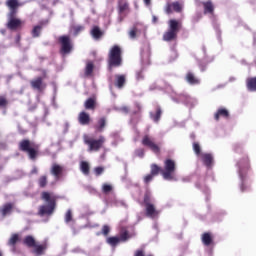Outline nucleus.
Returning a JSON list of instances; mask_svg holds the SVG:
<instances>
[{"instance_id": "28", "label": "nucleus", "mask_w": 256, "mask_h": 256, "mask_svg": "<svg viewBox=\"0 0 256 256\" xmlns=\"http://www.w3.org/2000/svg\"><path fill=\"white\" fill-rule=\"evenodd\" d=\"M248 91H256V77L247 79Z\"/></svg>"}, {"instance_id": "42", "label": "nucleus", "mask_w": 256, "mask_h": 256, "mask_svg": "<svg viewBox=\"0 0 256 256\" xmlns=\"http://www.w3.org/2000/svg\"><path fill=\"white\" fill-rule=\"evenodd\" d=\"M102 191L103 193H111V191H113V186L109 185V184H103L102 186Z\"/></svg>"}, {"instance_id": "22", "label": "nucleus", "mask_w": 256, "mask_h": 256, "mask_svg": "<svg viewBox=\"0 0 256 256\" xmlns=\"http://www.w3.org/2000/svg\"><path fill=\"white\" fill-rule=\"evenodd\" d=\"M107 125V120L102 117L98 120L97 124L95 125V129L99 132L102 133L103 129H105V126Z\"/></svg>"}, {"instance_id": "52", "label": "nucleus", "mask_w": 256, "mask_h": 256, "mask_svg": "<svg viewBox=\"0 0 256 256\" xmlns=\"http://www.w3.org/2000/svg\"><path fill=\"white\" fill-rule=\"evenodd\" d=\"M120 111H121L122 113H129V108L126 107V106H123L122 108H120Z\"/></svg>"}, {"instance_id": "58", "label": "nucleus", "mask_w": 256, "mask_h": 256, "mask_svg": "<svg viewBox=\"0 0 256 256\" xmlns=\"http://www.w3.org/2000/svg\"><path fill=\"white\" fill-rule=\"evenodd\" d=\"M145 5H151V0H144Z\"/></svg>"}, {"instance_id": "26", "label": "nucleus", "mask_w": 256, "mask_h": 256, "mask_svg": "<svg viewBox=\"0 0 256 256\" xmlns=\"http://www.w3.org/2000/svg\"><path fill=\"white\" fill-rule=\"evenodd\" d=\"M45 249H47V245H45V244H42V245L35 244L34 253L37 256H41V255H43V252L45 251Z\"/></svg>"}, {"instance_id": "47", "label": "nucleus", "mask_w": 256, "mask_h": 256, "mask_svg": "<svg viewBox=\"0 0 256 256\" xmlns=\"http://www.w3.org/2000/svg\"><path fill=\"white\" fill-rule=\"evenodd\" d=\"M155 176L153 175V174H148V175H146L145 177H144V183H151V181H153V178H154Z\"/></svg>"}, {"instance_id": "20", "label": "nucleus", "mask_w": 256, "mask_h": 256, "mask_svg": "<svg viewBox=\"0 0 256 256\" xmlns=\"http://www.w3.org/2000/svg\"><path fill=\"white\" fill-rule=\"evenodd\" d=\"M78 121L80 125H89V121H91V117L87 112H81L78 116Z\"/></svg>"}, {"instance_id": "54", "label": "nucleus", "mask_w": 256, "mask_h": 256, "mask_svg": "<svg viewBox=\"0 0 256 256\" xmlns=\"http://www.w3.org/2000/svg\"><path fill=\"white\" fill-rule=\"evenodd\" d=\"M37 173H38L37 166H34V167L32 168V170H31V174H32V175H37Z\"/></svg>"}, {"instance_id": "49", "label": "nucleus", "mask_w": 256, "mask_h": 256, "mask_svg": "<svg viewBox=\"0 0 256 256\" xmlns=\"http://www.w3.org/2000/svg\"><path fill=\"white\" fill-rule=\"evenodd\" d=\"M103 171H105V169H104L103 167H96V168L94 169V173H95V175H97V176L101 175V174L103 173Z\"/></svg>"}, {"instance_id": "18", "label": "nucleus", "mask_w": 256, "mask_h": 256, "mask_svg": "<svg viewBox=\"0 0 256 256\" xmlns=\"http://www.w3.org/2000/svg\"><path fill=\"white\" fill-rule=\"evenodd\" d=\"M50 173L55 176V179L59 180V177H61V174L63 173V166L55 163L52 164Z\"/></svg>"}, {"instance_id": "56", "label": "nucleus", "mask_w": 256, "mask_h": 256, "mask_svg": "<svg viewBox=\"0 0 256 256\" xmlns=\"http://www.w3.org/2000/svg\"><path fill=\"white\" fill-rule=\"evenodd\" d=\"M67 131H69V123H65L64 133H67Z\"/></svg>"}, {"instance_id": "46", "label": "nucleus", "mask_w": 256, "mask_h": 256, "mask_svg": "<svg viewBox=\"0 0 256 256\" xmlns=\"http://www.w3.org/2000/svg\"><path fill=\"white\" fill-rule=\"evenodd\" d=\"M114 205L116 207H127V204L123 200H115Z\"/></svg>"}, {"instance_id": "62", "label": "nucleus", "mask_w": 256, "mask_h": 256, "mask_svg": "<svg viewBox=\"0 0 256 256\" xmlns=\"http://www.w3.org/2000/svg\"><path fill=\"white\" fill-rule=\"evenodd\" d=\"M138 109H141V106H140V105H138Z\"/></svg>"}, {"instance_id": "12", "label": "nucleus", "mask_w": 256, "mask_h": 256, "mask_svg": "<svg viewBox=\"0 0 256 256\" xmlns=\"http://www.w3.org/2000/svg\"><path fill=\"white\" fill-rule=\"evenodd\" d=\"M142 145H144V147H148L149 149H151L153 151V153H159L160 148L157 144H155V141L152 140L151 137H149V135H145L142 139Z\"/></svg>"}, {"instance_id": "17", "label": "nucleus", "mask_w": 256, "mask_h": 256, "mask_svg": "<svg viewBox=\"0 0 256 256\" xmlns=\"http://www.w3.org/2000/svg\"><path fill=\"white\" fill-rule=\"evenodd\" d=\"M31 87H32V89H36L37 91L41 92V91H43V89H45L46 85L43 84V78L38 77L31 81Z\"/></svg>"}, {"instance_id": "4", "label": "nucleus", "mask_w": 256, "mask_h": 256, "mask_svg": "<svg viewBox=\"0 0 256 256\" xmlns=\"http://www.w3.org/2000/svg\"><path fill=\"white\" fill-rule=\"evenodd\" d=\"M179 29H181V23H179V21L175 19L169 20L168 30L163 34V41H175Z\"/></svg>"}, {"instance_id": "37", "label": "nucleus", "mask_w": 256, "mask_h": 256, "mask_svg": "<svg viewBox=\"0 0 256 256\" xmlns=\"http://www.w3.org/2000/svg\"><path fill=\"white\" fill-rule=\"evenodd\" d=\"M85 109H95V99L89 98L85 102Z\"/></svg>"}, {"instance_id": "40", "label": "nucleus", "mask_w": 256, "mask_h": 256, "mask_svg": "<svg viewBox=\"0 0 256 256\" xmlns=\"http://www.w3.org/2000/svg\"><path fill=\"white\" fill-rule=\"evenodd\" d=\"M19 241V235L14 234L8 241V245H15Z\"/></svg>"}, {"instance_id": "24", "label": "nucleus", "mask_w": 256, "mask_h": 256, "mask_svg": "<svg viewBox=\"0 0 256 256\" xmlns=\"http://www.w3.org/2000/svg\"><path fill=\"white\" fill-rule=\"evenodd\" d=\"M161 113L162 111L159 107L156 109L155 113L150 112V117L154 121V123H159V119H161Z\"/></svg>"}, {"instance_id": "23", "label": "nucleus", "mask_w": 256, "mask_h": 256, "mask_svg": "<svg viewBox=\"0 0 256 256\" xmlns=\"http://www.w3.org/2000/svg\"><path fill=\"white\" fill-rule=\"evenodd\" d=\"M80 171H81V173H83V175H89V171H90L89 162L81 161L80 162Z\"/></svg>"}, {"instance_id": "34", "label": "nucleus", "mask_w": 256, "mask_h": 256, "mask_svg": "<svg viewBox=\"0 0 256 256\" xmlns=\"http://www.w3.org/2000/svg\"><path fill=\"white\" fill-rule=\"evenodd\" d=\"M204 13H213V3H211L210 1L208 2H204Z\"/></svg>"}, {"instance_id": "57", "label": "nucleus", "mask_w": 256, "mask_h": 256, "mask_svg": "<svg viewBox=\"0 0 256 256\" xmlns=\"http://www.w3.org/2000/svg\"><path fill=\"white\" fill-rule=\"evenodd\" d=\"M152 22H153V23H157V16H153V17H152Z\"/></svg>"}, {"instance_id": "59", "label": "nucleus", "mask_w": 256, "mask_h": 256, "mask_svg": "<svg viewBox=\"0 0 256 256\" xmlns=\"http://www.w3.org/2000/svg\"><path fill=\"white\" fill-rule=\"evenodd\" d=\"M255 43H256V36L254 35V45H255Z\"/></svg>"}, {"instance_id": "39", "label": "nucleus", "mask_w": 256, "mask_h": 256, "mask_svg": "<svg viewBox=\"0 0 256 256\" xmlns=\"http://www.w3.org/2000/svg\"><path fill=\"white\" fill-rule=\"evenodd\" d=\"M41 29L42 27L40 25L34 26L32 30V37H39V35H41Z\"/></svg>"}, {"instance_id": "32", "label": "nucleus", "mask_w": 256, "mask_h": 256, "mask_svg": "<svg viewBox=\"0 0 256 256\" xmlns=\"http://www.w3.org/2000/svg\"><path fill=\"white\" fill-rule=\"evenodd\" d=\"M24 245H27V247H35V238H33V236H26L24 239Z\"/></svg>"}, {"instance_id": "64", "label": "nucleus", "mask_w": 256, "mask_h": 256, "mask_svg": "<svg viewBox=\"0 0 256 256\" xmlns=\"http://www.w3.org/2000/svg\"><path fill=\"white\" fill-rule=\"evenodd\" d=\"M0 256H3V254L0 252Z\"/></svg>"}, {"instance_id": "9", "label": "nucleus", "mask_w": 256, "mask_h": 256, "mask_svg": "<svg viewBox=\"0 0 256 256\" xmlns=\"http://www.w3.org/2000/svg\"><path fill=\"white\" fill-rule=\"evenodd\" d=\"M59 43L61 45L60 53L63 55H69L73 49V43H71V38L69 36H61L59 38Z\"/></svg>"}, {"instance_id": "48", "label": "nucleus", "mask_w": 256, "mask_h": 256, "mask_svg": "<svg viewBox=\"0 0 256 256\" xmlns=\"http://www.w3.org/2000/svg\"><path fill=\"white\" fill-rule=\"evenodd\" d=\"M142 55V63L145 65L147 63H149V53L145 54H141Z\"/></svg>"}, {"instance_id": "14", "label": "nucleus", "mask_w": 256, "mask_h": 256, "mask_svg": "<svg viewBox=\"0 0 256 256\" xmlns=\"http://www.w3.org/2000/svg\"><path fill=\"white\" fill-rule=\"evenodd\" d=\"M20 5L19 0H7L6 7L10 10L8 15H17V9H19Z\"/></svg>"}, {"instance_id": "27", "label": "nucleus", "mask_w": 256, "mask_h": 256, "mask_svg": "<svg viewBox=\"0 0 256 256\" xmlns=\"http://www.w3.org/2000/svg\"><path fill=\"white\" fill-rule=\"evenodd\" d=\"M64 221L67 225L75 223V220L73 219V212L71 211V209L67 210L64 216Z\"/></svg>"}, {"instance_id": "21", "label": "nucleus", "mask_w": 256, "mask_h": 256, "mask_svg": "<svg viewBox=\"0 0 256 256\" xmlns=\"http://www.w3.org/2000/svg\"><path fill=\"white\" fill-rule=\"evenodd\" d=\"M186 81L190 85H199L201 83V80L199 78L195 77V74L188 72L186 75Z\"/></svg>"}, {"instance_id": "51", "label": "nucleus", "mask_w": 256, "mask_h": 256, "mask_svg": "<svg viewBox=\"0 0 256 256\" xmlns=\"http://www.w3.org/2000/svg\"><path fill=\"white\" fill-rule=\"evenodd\" d=\"M7 105V99L0 97V107H5Z\"/></svg>"}, {"instance_id": "35", "label": "nucleus", "mask_w": 256, "mask_h": 256, "mask_svg": "<svg viewBox=\"0 0 256 256\" xmlns=\"http://www.w3.org/2000/svg\"><path fill=\"white\" fill-rule=\"evenodd\" d=\"M163 169L161 167L157 166V164H152L151 165V173L152 175H159V173H162Z\"/></svg>"}, {"instance_id": "55", "label": "nucleus", "mask_w": 256, "mask_h": 256, "mask_svg": "<svg viewBox=\"0 0 256 256\" xmlns=\"http://www.w3.org/2000/svg\"><path fill=\"white\" fill-rule=\"evenodd\" d=\"M136 79H138V81H139V79H143V75H141V72H138L136 74Z\"/></svg>"}, {"instance_id": "41", "label": "nucleus", "mask_w": 256, "mask_h": 256, "mask_svg": "<svg viewBox=\"0 0 256 256\" xmlns=\"http://www.w3.org/2000/svg\"><path fill=\"white\" fill-rule=\"evenodd\" d=\"M193 151L196 153L198 157H201V146H199V143L193 144Z\"/></svg>"}, {"instance_id": "45", "label": "nucleus", "mask_w": 256, "mask_h": 256, "mask_svg": "<svg viewBox=\"0 0 256 256\" xmlns=\"http://www.w3.org/2000/svg\"><path fill=\"white\" fill-rule=\"evenodd\" d=\"M135 155L137 157L143 158L145 157V150L143 148H139L135 151Z\"/></svg>"}, {"instance_id": "63", "label": "nucleus", "mask_w": 256, "mask_h": 256, "mask_svg": "<svg viewBox=\"0 0 256 256\" xmlns=\"http://www.w3.org/2000/svg\"><path fill=\"white\" fill-rule=\"evenodd\" d=\"M201 71H205V69L201 68Z\"/></svg>"}, {"instance_id": "60", "label": "nucleus", "mask_w": 256, "mask_h": 256, "mask_svg": "<svg viewBox=\"0 0 256 256\" xmlns=\"http://www.w3.org/2000/svg\"><path fill=\"white\" fill-rule=\"evenodd\" d=\"M230 81H235V78H230Z\"/></svg>"}, {"instance_id": "11", "label": "nucleus", "mask_w": 256, "mask_h": 256, "mask_svg": "<svg viewBox=\"0 0 256 256\" xmlns=\"http://www.w3.org/2000/svg\"><path fill=\"white\" fill-rule=\"evenodd\" d=\"M21 25H23L21 19L15 18V15L8 14L7 27L10 31H17V29H20Z\"/></svg>"}, {"instance_id": "38", "label": "nucleus", "mask_w": 256, "mask_h": 256, "mask_svg": "<svg viewBox=\"0 0 256 256\" xmlns=\"http://www.w3.org/2000/svg\"><path fill=\"white\" fill-rule=\"evenodd\" d=\"M127 9H129V4L125 0L119 1V13H123Z\"/></svg>"}, {"instance_id": "15", "label": "nucleus", "mask_w": 256, "mask_h": 256, "mask_svg": "<svg viewBox=\"0 0 256 256\" xmlns=\"http://www.w3.org/2000/svg\"><path fill=\"white\" fill-rule=\"evenodd\" d=\"M127 232H124L123 234H121V237H109L107 238V243L108 245H111V247H116V245H119L120 241H125L126 239H128L127 236Z\"/></svg>"}, {"instance_id": "6", "label": "nucleus", "mask_w": 256, "mask_h": 256, "mask_svg": "<svg viewBox=\"0 0 256 256\" xmlns=\"http://www.w3.org/2000/svg\"><path fill=\"white\" fill-rule=\"evenodd\" d=\"M176 169L175 161L171 159L165 160L164 169L162 170L163 179H165V181H176L174 176Z\"/></svg>"}, {"instance_id": "13", "label": "nucleus", "mask_w": 256, "mask_h": 256, "mask_svg": "<svg viewBox=\"0 0 256 256\" xmlns=\"http://www.w3.org/2000/svg\"><path fill=\"white\" fill-rule=\"evenodd\" d=\"M145 31V26L143 24H136L129 32L130 39H137L139 37L140 33H143Z\"/></svg>"}, {"instance_id": "19", "label": "nucleus", "mask_w": 256, "mask_h": 256, "mask_svg": "<svg viewBox=\"0 0 256 256\" xmlns=\"http://www.w3.org/2000/svg\"><path fill=\"white\" fill-rule=\"evenodd\" d=\"M200 157L206 167H213V154L203 153Z\"/></svg>"}, {"instance_id": "44", "label": "nucleus", "mask_w": 256, "mask_h": 256, "mask_svg": "<svg viewBox=\"0 0 256 256\" xmlns=\"http://www.w3.org/2000/svg\"><path fill=\"white\" fill-rule=\"evenodd\" d=\"M39 187H45L47 185V176H42L38 180Z\"/></svg>"}, {"instance_id": "10", "label": "nucleus", "mask_w": 256, "mask_h": 256, "mask_svg": "<svg viewBox=\"0 0 256 256\" xmlns=\"http://www.w3.org/2000/svg\"><path fill=\"white\" fill-rule=\"evenodd\" d=\"M20 149L21 151H25L28 153L30 159H35L37 157V151H35V148H33V144L29 142V140H23L20 143Z\"/></svg>"}, {"instance_id": "43", "label": "nucleus", "mask_w": 256, "mask_h": 256, "mask_svg": "<svg viewBox=\"0 0 256 256\" xmlns=\"http://www.w3.org/2000/svg\"><path fill=\"white\" fill-rule=\"evenodd\" d=\"M73 30H74V35H79L81 31L85 30V26L77 25L73 27Z\"/></svg>"}, {"instance_id": "8", "label": "nucleus", "mask_w": 256, "mask_h": 256, "mask_svg": "<svg viewBox=\"0 0 256 256\" xmlns=\"http://www.w3.org/2000/svg\"><path fill=\"white\" fill-rule=\"evenodd\" d=\"M121 48L114 46L109 52V69L121 67Z\"/></svg>"}, {"instance_id": "29", "label": "nucleus", "mask_w": 256, "mask_h": 256, "mask_svg": "<svg viewBox=\"0 0 256 256\" xmlns=\"http://www.w3.org/2000/svg\"><path fill=\"white\" fill-rule=\"evenodd\" d=\"M13 210V204L11 203H7L3 206L2 208V215L3 217L7 216V215H11V211Z\"/></svg>"}, {"instance_id": "7", "label": "nucleus", "mask_w": 256, "mask_h": 256, "mask_svg": "<svg viewBox=\"0 0 256 256\" xmlns=\"http://www.w3.org/2000/svg\"><path fill=\"white\" fill-rule=\"evenodd\" d=\"M85 145H88L89 151H99L105 143V138L100 136L98 140L89 137L87 134L83 136Z\"/></svg>"}, {"instance_id": "33", "label": "nucleus", "mask_w": 256, "mask_h": 256, "mask_svg": "<svg viewBox=\"0 0 256 256\" xmlns=\"http://www.w3.org/2000/svg\"><path fill=\"white\" fill-rule=\"evenodd\" d=\"M91 35L94 39H100V37L103 35V32H101V30L99 29V27L95 26L92 30H91Z\"/></svg>"}, {"instance_id": "5", "label": "nucleus", "mask_w": 256, "mask_h": 256, "mask_svg": "<svg viewBox=\"0 0 256 256\" xmlns=\"http://www.w3.org/2000/svg\"><path fill=\"white\" fill-rule=\"evenodd\" d=\"M170 98L174 103H184L187 107H195V104L197 103V99L192 98L188 94H178L173 90L170 93Z\"/></svg>"}, {"instance_id": "2", "label": "nucleus", "mask_w": 256, "mask_h": 256, "mask_svg": "<svg viewBox=\"0 0 256 256\" xmlns=\"http://www.w3.org/2000/svg\"><path fill=\"white\" fill-rule=\"evenodd\" d=\"M42 199L45 201V204L40 206L39 215H53V211H55V198L51 197L49 192L42 193Z\"/></svg>"}, {"instance_id": "30", "label": "nucleus", "mask_w": 256, "mask_h": 256, "mask_svg": "<svg viewBox=\"0 0 256 256\" xmlns=\"http://www.w3.org/2000/svg\"><path fill=\"white\" fill-rule=\"evenodd\" d=\"M125 85V75H116V87L121 89Z\"/></svg>"}, {"instance_id": "16", "label": "nucleus", "mask_w": 256, "mask_h": 256, "mask_svg": "<svg viewBox=\"0 0 256 256\" xmlns=\"http://www.w3.org/2000/svg\"><path fill=\"white\" fill-rule=\"evenodd\" d=\"M172 11H176V13H181V11H183V4L179 2H173L172 4H168L166 7V13L169 15L170 13H172Z\"/></svg>"}, {"instance_id": "25", "label": "nucleus", "mask_w": 256, "mask_h": 256, "mask_svg": "<svg viewBox=\"0 0 256 256\" xmlns=\"http://www.w3.org/2000/svg\"><path fill=\"white\" fill-rule=\"evenodd\" d=\"M93 69H95V65H93L91 61H88L85 67V76L91 77V75L93 74Z\"/></svg>"}, {"instance_id": "36", "label": "nucleus", "mask_w": 256, "mask_h": 256, "mask_svg": "<svg viewBox=\"0 0 256 256\" xmlns=\"http://www.w3.org/2000/svg\"><path fill=\"white\" fill-rule=\"evenodd\" d=\"M213 240L211 239V235L209 233H204L202 236V242L206 245L209 246L211 245V242Z\"/></svg>"}, {"instance_id": "1", "label": "nucleus", "mask_w": 256, "mask_h": 256, "mask_svg": "<svg viewBox=\"0 0 256 256\" xmlns=\"http://www.w3.org/2000/svg\"><path fill=\"white\" fill-rule=\"evenodd\" d=\"M238 167V175L240 179V191L245 193V191H249V187H251V182L247 177V171H249V158L245 157L237 163Z\"/></svg>"}, {"instance_id": "53", "label": "nucleus", "mask_w": 256, "mask_h": 256, "mask_svg": "<svg viewBox=\"0 0 256 256\" xmlns=\"http://www.w3.org/2000/svg\"><path fill=\"white\" fill-rule=\"evenodd\" d=\"M171 55H172L173 59L170 61H175V59H177V51L173 50Z\"/></svg>"}, {"instance_id": "3", "label": "nucleus", "mask_w": 256, "mask_h": 256, "mask_svg": "<svg viewBox=\"0 0 256 256\" xmlns=\"http://www.w3.org/2000/svg\"><path fill=\"white\" fill-rule=\"evenodd\" d=\"M154 201L155 199H153L151 192L147 191L144 195V205L146 209V215L150 217V219H157L161 213L159 210L155 209V205H153Z\"/></svg>"}, {"instance_id": "61", "label": "nucleus", "mask_w": 256, "mask_h": 256, "mask_svg": "<svg viewBox=\"0 0 256 256\" xmlns=\"http://www.w3.org/2000/svg\"><path fill=\"white\" fill-rule=\"evenodd\" d=\"M19 39H21L19 36L17 37V41H19Z\"/></svg>"}, {"instance_id": "31", "label": "nucleus", "mask_w": 256, "mask_h": 256, "mask_svg": "<svg viewBox=\"0 0 256 256\" xmlns=\"http://www.w3.org/2000/svg\"><path fill=\"white\" fill-rule=\"evenodd\" d=\"M219 117H229V111L227 109H219L217 113L215 114V119L218 121Z\"/></svg>"}, {"instance_id": "50", "label": "nucleus", "mask_w": 256, "mask_h": 256, "mask_svg": "<svg viewBox=\"0 0 256 256\" xmlns=\"http://www.w3.org/2000/svg\"><path fill=\"white\" fill-rule=\"evenodd\" d=\"M109 231H111V229L109 228V226L104 225L103 228H102V233H103V235H105V236L109 235Z\"/></svg>"}]
</instances>
